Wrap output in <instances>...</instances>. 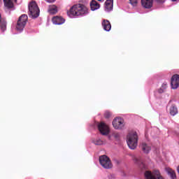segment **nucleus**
I'll use <instances>...</instances> for the list:
<instances>
[{"mask_svg": "<svg viewBox=\"0 0 179 179\" xmlns=\"http://www.w3.org/2000/svg\"><path fill=\"white\" fill-rule=\"evenodd\" d=\"M127 142L130 149H136V146H138V134L136 131L129 133Z\"/></svg>", "mask_w": 179, "mask_h": 179, "instance_id": "f03ea898", "label": "nucleus"}, {"mask_svg": "<svg viewBox=\"0 0 179 179\" xmlns=\"http://www.w3.org/2000/svg\"><path fill=\"white\" fill-rule=\"evenodd\" d=\"M28 8V15L29 17L36 19L38 16H40V8H38V6H37V3H36V1H31L29 3Z\"/></svg>", "mask_w": 179, "mask_h": 179, "instance_id": "7ed1b4c3", "label": "nucleus"}, {"mask_svg": "<svg viewBox=\"0 0 179 179\" xmlns=\"http://www.w3.org/2000/svg\"><path fill=\"white\" fill-rule=\"evenodd\" d=\"M166 0H155L157 3H164Z\"/></svg>", "mask_w": 179, "mask_h": 179, "instance_id": "393cba45", "label": "nucleus"}, {"mask_svg": "<svg viewBox=\"0 0 179 179\" xmlns=\"http://www.w3.org/2000/svg\"><path fill=\"white\" fill-rule=\"evenodd\" d=\"M90 8L92 10H96L100 8V4L96 0H92L90 3Z\"/></svg>", "mask_w": 179, "mask_h": 179, "instance_id": "f3484780", "label": "nucleus"}, {"mask_svg": "<svg viewBox=\"0 0 179 179\" xmlns=\"http://www.w3.org/2000/svg\"><path fill=\"white\" fill-rule=\"evenodd\" d=\"M141 5L145 9H150L153 6V0H141Z\"/></svg>", "mask_w": 179, "mask_h": 179, "instance_id": "9d476101", "label": "nucleus"}, {"mask_svg": "<svg viewBox=\"0 0 179 179\" xmlns=\"http://www.w3.org/2000/svg\"><path fill=\"white\" fill-rule=\"evenodd\" d=\"M167 171H168V174L170 176L171 179H177V176L176 175V172L173 171V169H168Z\"/></svg>", "mask_w": 179, "mask_h": 179, "instance_id": "6ab92c4d", "label": "nucleus"}, {"mask_svg": "<svg viewBox=\"0 0 179 179\" xmlns=\"http://www.w3.org/2000/svg\"><path fill=\"white\" fill-rule=\"evenodd\" d=\"M145 179H164L160 175V171L155 170L152 173L150 171H147L144 174Z\"/></svg>", "mask_w": 179, "mask_h": 179, "instance_id": "423d86ee", "label": "nucleus"}, {"mask_svg": "<svg viewBox=\"0 0 179 179\" xmlns=\"http://www.w3.org/2000/svg\"><path fill=\"white\" fill-rule=\"evenodd\" d=\"M48 2L52 3V2H55V0H48Z\"/></svg>", "mask_w": 179, "mask_h": 179, "instance_id": "cd10ccee", "label": "nucleus"}, {"mask_svg": "<svg viewBox=\"0 0 179 179\" xmlns=\"http://www.w3.org/2000/svg\"><path fill=\"white\" fill-rule=\"evenodd\" d=\"M87 13H89V8L82 3L73 5L69 11H67L69 16H84Z\"/></svg>", "mask_w": 179, "mask_h": 179, "instance_id": "f257e3e1", "label": "nucleus"}, {"mask_svg": "<svg viewBox=\"0 0 179 179\" xmlns=\"http://www.w3.org/2000/svg\"><path fill=\"white\" fill-rule=\"evenodd\" d=\"M133 160L136 164H138V166H143V167L145 166V164H143V159H142L141 156H133Z\"/></svg>", "mask_w": 179, "mask_h": 179, "instance_id": "4468645a", "label": "nucleus"}, {"mask_svg": "<svg viewBox=\"0 0 179 179\" xmlns=\"http://www.w3.org/2000/svg\"><path fill=\"white\" fill-rule=\"evenodd\" d=\"M4 2V5L6 8L10 9V8H13V2L12 0H3Z\"/></svg>", "mask_w": 179, "mask_h": 179, "instance_id": "a211bd4d", "label": "nucleus"}, {"mask_svg": "<svg viewBox=\"0 0 179 179\" xmlns=\"http://www.w3.org/2000/svg\"><path fill=\"white\" fill-rule=\"evenodd\" d=\"M14 1H15V2H17V0H14Z\"/></svg>", "mask_w": 179, "mask_h": 179, "instance_id": "c756f323", "label": "nucleus"}, {"mask_svg": "<svg viewBox=\"0 0 179 179\" xmlns=\"http://www.w3.org/2000/svg\"><path fill=\"white\" fill-rule=\"evenodd\" d=\"M113 0H106L105 2V10H106V12H110L113 9Z\"/></svg>", "mask_w": 179, "mask_h": 179, "instance_id": "2eb2a0df", "label": "nucleus"}, {"mask_svg": "<svg viewBox=\"0 0 179 179\" xmlns=\"http://www.w3.org/2000/svg\"><path fill=\"white\" fill-rule=\"evenodd\" d=\"M99 163L103 169H112L113 163H111V159L106 155H101L99 157Z\"/></svg>", "mask_w": 179, "mask_h": 179, "instance_id": "39448f33", "label": "nucleus"}, {"mask_svg": "<svg viewBox=\"0 0 179 179\" xmlns=\"http://www.w3.org/2000/svg\"><path fill=\"white\" fill-rule=\"evenodd\" d=\"M1 22H2V17L1 16V14H0V23Z\"/></svg>", "mask_w": 179, "mask_h": 179, "instance_id": "c85d7f7f", "label": "nucleus"}, {"mask_svg": "<svg viewBox=\"0 0 179 179\" xmlns=\"http://www.w3.org/2000/svg\"><path fill=\"white\" fill-rule=\"evenodd\" d=\"M98 129L101 135H108V134H110V129L108 128V126H107V124L103 122L98 124Z\"/></svg>", "mask_w": 179, "mask_h": 179, "instance_id": "6e6552de", "label": "nucleus"}, {"mask_svg": "<svg viewBox=\"0 0 179 179\" xmlns=\"http://www.w3.org/2000/svg\"><path fill=\"white\" fill-rule=\"evenodd\" d=\"M171 89L176 90L179 87V75L175 74L171 78Z\"/></svg>", "mask_w": 179, "mask_h": 179, "instance_id": "1a4fd4ad", "label": "nucleus"}, {"mask_svg": "<svg viewBox=\"0 0 179 179\" xmlns=\"http://www.w3.org/2000/svg\"><path fill=\"white\" fill-rule=\"evenodd\" d=\"M105 118H110L111 117V113L110 111H106L104 113Z\"/></svg>", "mask_w": 179, "mask_h": 179, "instance_id": "b1692460", "label": "nucleus"}, {"mask_svg": "<svg viewBox=\"0 0 179 179\" xmlns=\"http://www.w3.org/2000/svg\"><path fill=\"white\" fill-rule=\"evenodd\" d=\"M27 20H29V17L26 14H22L19 17L16 25L17 31H22L23 29H24L26 23H27Z\"/></svg>", "mask_w": 179, "mask_h": 179, "instance_id": "20e7f679", "label": "nucleus"}, {"mask_svg": "<svg viewBox=\"0 0 179 179\" xmlns=\"http://www.w3.org/2000/svg\"><path fill=\"white\" fill-rule=\"evenodd\" d=\"M99 2H101V0H98Z\"/></svg>", "mask_w": 179, "mask_h": 179, "instance_id": "7c9ffc66", "label": "nucleus"}, {"mask_svg": "<svg viewBox=\"0 0 179 179\" xmlns=\"http://www.w3.org/2000/svg\"><path fill=\"white\" fill-rule=\"evenodd\" d=\"M140 148L144 153H149V152H150V150H152L150 145H149L146 143H142L140 145Z\"/></svg>", "mask_w": 179, "mask_h": 179, "instance_id": "f8f14e48", "label": "nucleus"}, {"mask_svg": "<svg viewBox=\"0 0 179 179\" xmlns=\"http://www.w3.org/2000/svg\"><path fill=\"white\" fill-rule=\"evenodd\" d=\"M138 0H129V3L132 6H136V5H138Z\"/></svg>", "mask_w": 179, "mask_h": 179, "instance_id": "5701e85b", "label": "nucleus"}, {"mask_svg": "<svg viewBox=\"0 0 179 179\" xmlns=\"http://www.w3.org/2000/svg\"><path fill=\"white\" fill-rule=\"evenodd\" d=\"M178 113V110H177V107H176L175 106H172L170 108L171 115H176V114H177Z\"/></svg>", "mask_w": 179, "mask_h": 179, "instance_id": "aec40b11", "label": "nucleus"}, {"mask_svg": "<svg viewBox=\"0 0 179 179\" xmlns=\"http://www.w3.org/2000/svg\"><path fill=\"white\" fill-rule=\"evenodd\" d=\"M54 24H64L65 23V19L62 17L56 16L52 19Z\"/></svg>", "mask_w": 179, "mask_h": 179, "instance_id": "9b49d317", "label": "nucleus"}, {"mask_svg": "<svg viewBox=\"0 0 179 179\" xmlns=\"http://www.w3.org/2000/svg\"><path fill=\"white\" fill-rule=\"evenodd\" d=\"M0 27L2 30V31H6V21L1 20V22H0Z\"/></svg>", "mask_w": 179, "mask_h": 179, "instance_id": "412c9836", "label": "nucleus"}, {"mask_svg": "<svg viewBox=\"0 0 179 179\" xmlns=\"http://www.w3.org/2000/svg\"><path fill=\"white\" fill-rule=\"evenodd\" d=\"M93 143L96 145H103V143H104V142L103 141H101V139H100V138H96L93 141Z\"/></svg>", "mask_w": 179, "mask_h": 179, "instance_id": "4be33fe9", "label": "nucleus"}, {"mask_svg": "<svg viewBox=\"0 0 179 179\" xmlns=\"http://www.w3.org/2000/svg\"><path fill=\"white\" fill-rule=\"evenodd\" d=\"M48 11L49 13H50V15H55V13L58 12V8L57 6L51 5V6H49V8Z\"/></svg>", "mask_w": 179, "mask_h": 179, "instance_id": "dca6fc26", "label": "nucleus"}, {"mask_svg": "<svg viewBox=\"0 0 179 179\" xmlns=\"http://www.w3.org/2000/svg\"><path fill=\"white\" fill-rule=\"evenodd\" d=\"M164 90H166L167 89V85L166 83H163L161 87Z\"/></svg>", "mask_w": 179, "mask_h": 179, "instance_id": "a878e982", "label": "nucleus"}, {"mask_svg": "<svg viewBox=\"0 0 179 179\" xmlns=\"http://www.w3.org/2000/svg\"><path fill=\"white\" fill-rule=\"evenodd\" d=\"M102 26H103V30H106V31H110V30H111V24L110 23V21L107 20H103Z\"/></svg>", "mask_w": 179, "mask_h": 179, "instance_id": "ddd939ff", "label": "nucleus"}, {"mask_svg": "<svg viewBox=\"0 0 179 179\" xmlns=\"http://www.w3.org/2000/svg\"><path fill=\"white\" fill-rule=\"evenodd\" d=\"M124 125V119L121 117L115 118L113 121V126L115 129H122Z\"/></svg>", "mask_w": 179, "mask_h": 179, "instance_id": "0eeeda50", "label": "nucleus"}, {"mask_svg": "<svg viewBox=\"0 0 179 179\" xmlns=\"http://www.w3.org/2000/svg\"><path fill=\"white\" fill-rule=\"evenodd\" d=\"M158 92L162 94V93H164V90L161 87L159 90H158Z\"/></svg>", "mask_w": 179, "mask_h": 179, "instance_id": "bb28decb", "label": "nucleus"}]
</instances>
